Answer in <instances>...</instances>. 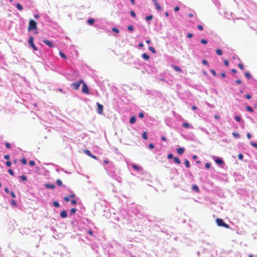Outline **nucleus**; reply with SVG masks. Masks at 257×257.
Returning a JSON list of instances; mask_svg holds the SVG:
<instances>
[{"label": "nucleus", "instance_id": "49530a36", "mask_svg": "<svg viewBox=\"0 0 257 257\" xmlns=\"http://www.w3.org/2000/svg\"><path fill=\"white\" fill-rule=\"evenodd\" d=\"M20 177L22 181H26L27 180V177L25 175H22Z\"/></svg>", "mask_w": 257, "mask_h": 257}, {"label": "nucleus", "instance_id": "774afa93", "mask_svg": "<svg viewBox=\"0 0 257 257\" xmlns=\"http://www.w3.org/2000/svg\"><path fill=\"white\" fill-rule=\"evenodd\" d=\"M246 137L248 139H250L251 138V135L249 133H247L246 134Z\"/></svg>", "mask_w": 257, "mask_h": 257}, {"label": "nucleus", "instance_id": "338daca9", "mask_svg": "<svg viewBox=\"0 0 257 257\" xmlns=\"http://www.w3.org/2000/svg\"><path fill=\"white\" fill-rule=\"evenodd\" d=\"M88 232V233L89 235H91V236H92V235H93V232H92V231L91 230H89L88 231V232Z\"/></svg>", "mask_w": 257, "mask_h": 257}, {"label": "nucleus", "instance_id": "1a4fd4ad", "mask_svg": "<svg viewBox=\"0 0 257 257\" xmlns=\"http://www.w3.org/2000/svg\"><path fill=\"white\" fill-rule=\"evenodd\" d=\"M60 216L62 218H65L67 216V213L66 211L63 210L60 213Z\"/></svg>", "mask_w": 257, "mask_h": 257}, {"label": "nucleus", "instance_id": "ea45409f", "mask_svg": "<svg viewBox=\"0 0 257 257\" xmlns=\"http://www.w3.org/2000/svg\"><path fill=\"white\" fill-rule=\"evenodd\" d=\"M244 74H245V76H246L248 79L250 78V77H251V75H250V74L249 73H248V72H245V73H244Z\"/></svg>", "mask_w": 257, "mask_h": 257}, {"label": "nucleus", "instance_id": "2f4dec72", "mask_svg": "<svg viewBox=\"0 0 257 257\" xmlns=\"http://www.w3.org/2000/svg\"><path fill=\"white\" fill-rule=\"evenodd\" d=\"M21 162L24 165L27 164V160L25 158L22 159Z\"/></svg>", "mask_w": 257, "mask_h": 257}, {"label": "nucleus", "instance_id": "2eb2a0df", "mask_svg": "<svg viewBox=\"0 0 257 257\" xmlns=\"http://www.w3.org/2000/svg\"><path fill=\"white\" fill-rule=\"evenodd\" d=\"M16 8L19 10V11H22L23 8V7L22 6V5L19 4V3H17L16 4Z\"/></svg>", "mask_w": 257, "mask_h": 257}, {"label": "nucleus", "instance_id": "8fccbe9b", "mask_svg": "<svg viewBox=\"0 0 257 257\" xmlns=\"http://www.w3.org/2000/svg\"><path fill=\"white\" fill-rule=\"evenodd\" d=\"M71 203L73 205H76L77 203V201L75 199H73L71 201Z\"/></svg>", "mask_w": 257, "mask_h": 257}, {"label": "nucleus", "instance_id": "a211bd4d", "mask_svg": "<svg viewBox=\"0 0 257 257\" xmlns=\"http://www.w3.org/2000/svg\"><path fill=\"white\" fill-rule=\"evenodd\" d=\"M88 23L90 25H93L94 23V20L93 19H92V18H90L88 20Z\"/></svg>", "mask_w": 257, "mask_h": 257}, {"label": "nucleus", "instance_id": "0eeeda50", "mask_svg": "<svg viewBox=\"0 0 257 257\" xmlns=\"http://www.w3.org/2000/svg\"><path fill=\"white\" fill-rule=\"evenodd\" d=\"M43 42L44 43H45L46 45H47L48 46L50 47H53L54 45L52 44V43L48 40H43Z\"/></svg>", "mask_w": 257, "mask_h": 257}, {"label": "nucleus", "instance_id": "3c124183", "mask_svg": "<svg viewBox=\"0 0 257 257\" xmlns=\"http://www.w3.org/2000/svg\"><path fill=\"white\" fill-rule=\"evenodd\" d=\"M197 28H198V29L199 30H200V31H202V30H203V26H201V25H198Z\"/></svg>", "mask_w": 257, "mask_h": 257}, {"label": "nucleus", "instance_id": "c03bdc74", "mask_svg": "<svg viewBox=\"0 0 257 257\" xmlns=\"http://www.w3.org/2000/svg\"><path fill=\"white\" fill-rule=\"evenodd\" d=\"M202 64L204 65H208V62L205 59H203L202 61Z\"/></svg>", "mask_w": 257, "mask_h": 257}, {"label": "nucleus", "instance_id": "de8ad7c7", "mask_svg": "<svg viewBox=\"0 0 257 257\" xmlns=\"http://www.w3.org/2000/svg\"><path fill=\"white\" fill-rule=\"evenodd\" d=\"M8 172H9V173L10 175H12V176H14V171H13L12 169H9V170H8Z\"/></svg>", "mask_w": 257, "mask_h": 257}, {"label": "nucleus", "instance_id": "0e129e2a", "mask_svg": "<svg viewBox=\"0 0 257 257\" xmlns=\"http://www.w3.org/2000/svg\"><path fill=\"white\" fill-rule=\"evenodd\" d=\"M187 37L189 38H191L193 37V34L192 33H188L187 35Z\"/></svg>", "mask_w": 257, "mask_h": 257}, {"label": "nucleus", "instance_id": "79ce46f5", "mask_svg": "<svg viewBox=\"0 0 257 257\" xmlns=\"http://www.w3.org/2000/svg\"><path fill=\"white\" fill-rule=\"evenodd\" d=\"M127 29L130 31H132L134 30V28L132 25H129L127 27Z\"/></svg>", "mask_w": 257, "mask_h": 257}, {"label": "nucleus", "instance_id": "393cba45", "mask_svg": "<svg viewBox=\"0 0 257 257\" xmlns=\"http://www.w3.org/2000/svg\"><path fill=\"white\" fill-rule=\"evenodd\" d=\"M155 6H156V8L159 10V11H161L162 10V8L159 6V5L157 3H156L155 4Z\"/></svg>", "mask_w": 257, "mask_h": 257}, {"label": "nucleus", "instance_id": "7ed1b4c3", "mask_svg": "<svg viewBox=\"0 0 257 257\" xmlns=\"http://www.w3.org/2000/svg\"><path fill=\"white\" fill-rule=\"evenodd\" d=\"M83 83V80L80 79L78 81L72 83L71 85L75 90H78L80 85Z\"/></svg>", "mask_w": 257, "mask_h": 257}, {"label": "nucleus", "instance_id": "f257e3e1", "mask_svg": "<svg viewBox=\"0 0 257 257\" xmlns=\"http://www.w3.org/2000/svg\"><path fill=\"white\" fill-rule=\"evenodd\" d=\"M37 22L35 20H34L33 19L30 20L29 26L28 28V31H32L33 30H37Z\"/></svg>", "mask_w": 257, "mask_h": 257}, {"label": "nucleus", "instance_id": "20e7f679", "mask_svg": "<svg viewBox=\"0 0 257 257\" xmlns=\"http://www.w3.org/2000/svg\"><path fill=\"white\" fill-rule=\"evenodd\" d=\"M82 93H83L84 94H89V89L87 85V84L85 83H84L83 81V83H82Z\"/></svg>", "mask_w": 257, "mask_h": 257}, {"label": "nucleus", "instance_id": "473e14b6", "mask_svg": "<svg viewBox=\"0 0 257 257\" xmlns=\"http://www.w3.org/2000/svg\"><path fill=\"white\" fill-rule=\"evenodd\" d=\"M56 183L59 186H61L62 185V182L60 179L57 180Z\"/></svg>", "mask_w": 257, "mask_h": 257}, {"label": "nucleus", "instance_id": "dca6fc26", "mask_svg": "<svg viewBox=\"0 0 257 257\" xmlns=\"http://www.w3.org/2000/svg\"><path fill=\"white\" fill-rule=\"evenodd\" d=\"M46 186L47 188H49V189H54L55 188V185L54 184H47L46 185Z\"/></svg>", "mask_w": 257, "mask_h": 257}, {"label": "nucleus", "instance_id": "a18cd8bd", "mask_svg": "<svg viewBox=\"0 0 257 257\" xmlns=\"http://www.w3.org/2000/svg\"><path fill=\"white\" fill-rule=\"evenodd\" d=\"M29 164L32 166H33L35 165V161H33V160H31L30 162H29Z\"/></svg>", "mask_w": 257, "mask_h": 257}, {"label": "nucleus", "instance_id": "423d86ee", "mask_svg": "<svg viewBox=\"0 0 257 257\" xmlns=\"http://www.w3.org/2000/svg\"><path fill=\"white\" fill-rule=\"evenodd\" d=\"M96 105L97 106V112L100 114H102L103 113V106L102 104H100L99 102L96 103Z\"/></svg>", "mask_w": 257, "mask_h": 257}, {"label": "nucleus", "instance_id": "680f3d73", "mask_svg": "<svg viewBox=\"0 0 257 257\" xmlns=\"http://www.w3.org/2000/svg\"><path fill=\"white\" fill-rule=\"evenodd\" d=\"M149 148H150V149H154V145L153 144H150L149 145Z\"/></svg>", "mask_w": 257, "mask_h": 257}, {"label": "nucleus", "instance_id": "ddd939ff", "mask_svg": "<svg viewBox=\"0 0 257 257\" xmlns=\"http://www.w3.org/2000/svg\"><path fill=\"white\" fill-rule=\"evenodd\" d=\"M136 118L135 116H132L130 120V123L133 124V123H135L136 121Z\"/></svg>", "mask_w": 257, "mask_h": 257}, {"label": "nucleus", "instance_id": "f704fd0d", "mask_svg": "<svg viewBox=\"0 0 257 257\" xmlns=\"http://www.w3.org/2000/svg\"><path fill=\"white\" fill-rule=\"evenodd\" d=\"M200 42L202 44H206L207 43V41L204 39H201Z\"/></svg>", "mask_w": 257, "mask_h": 257}, {"label": "nucleus", "instance_id": "c9c22d12", "mask_svg": "<svg viewBox=\"0 0 257 257\" xmlns=\"http://www.w3.org/2000/svg\"><path fill=\"white\" fill-rule=\"evenodd\" d=\"M112 31L116 33H119V30H118V29L116 28H115V27H114L112 29Z\"/></svg>", "mask_w": 257, "mask_h": 257}, {"label": "nucleus", "instance_id": "bf43d9fd", "mask_svg": "<svg viewBox=\"0 0 257 257\" xmlns=\"http://www.w3.org/2000/svg\"><path fill=\"white\" fill-rule=\"evenodd\" d=\"M210 72H211V73L213 74V76H216V74L215 71L214 70L211 69Z\"/></svg>", "mask_w": 257, "mask_h": 257}, {"label": "nucleus", "instance_id": "b1692460", "mask_svg": "<svg viewBox=\"0 0 257 257\" xmlns=\"http://www.w3.org/2000/svg\"><path fill=\"white\" fill-rule=\"evenodd\" d=\"M183 126L185 128H189L190 127V124L188 122H184L182 124Z\"/></svg>", "mask_w": 257, "mask_h": 257}, {"label": "nucleus", "instance_id": "e433bc0d", "mask_svg": "<svg viewBox=\"0 0 257 257\" xmlns=\"http://www.w3.org/2000/svg\"><path fill=\"white\" fill-rule=\"evenodd\" d=\"M238 67H239V69H240L241 70H243L244 69V67H243V65L241 63H239L238 64Z\"/></svg>", "mask_w": 257, "mask_h": 257}, {"label": "nucleus", "instance_id": "f8f14e48", "mask_svg": "<svg viewBox=\"0 0 257 257\" xmlns=\"http://www.w3.org/2000/svg\"><path fill=\"white\" fill-rule=\"evenodd\" d=\"M215 162H216V164L218 165H221L223 163V161L221 159H216L215 160Z\"/></svg>", "mask_w": 257, "mask_h": 257}, {"label": "nucleus", "instance_id": "5fc2aeb1", "mask_svg": "<svg viewBox=\"0 0 257 257\" xmlns=\"http://www.w3.org/2000/svg\"><path fill=\"white\" fill-rule=\"evenodd\" d=\"M205 167L206 169H209L210 168V165L208 163L205 164Z\"/></svg>", "mask_w": 257, "mask_h": 257}, {"label": "nucleus", "instance_id": "9b49d317", "mask_svg": "<svg viewBox=\"0 0 257 257\" xmlns=\"http://www.w3.org/2000/svg\"><path fill=\"white\" fill-rule=\"evenodd\" d=\"M142 57L144 59L146 60H148L150 58V56L146 53H144L142 54Z\"/></svg>", "mask_w": 257, "mask_h": 257}, {"label": "nucleus", "instance_id": "7c9ffc66", "mask_svg": "<svg viewBox=\"0 0 257 257\" xmlns=\"http://www.w3.org/2000/svg\"><path fill=\"white\" fill-rule=\"evenodd\" d=\"M232 135H233V136L235 138H238L239 137V134H238V133H237V132H233V133H232Z\"/></svg>", "mask_w": 257, "mask_h": 257}, {"label": "nucleus", "instance_id": "4468645a", "mask_svg": "<svg viewBox=\"0 0 257 257\" xmlns=\"http://www.w3.org/2000/svg\"><path fill=\"white\" fill-rule=\"evenodd\" d=\"M174 161L177 164H180L181 163V161H180L179 158L177 157H175L174 158Z\"/></svg>", "mask_w": 257, "mask_h": 257}, {"label": "nucleus", "instance_id": "4c0bfd02", "mask_svg": "<svg viewBox=\"0 0 257 257\" xmlns=\"http://www.w3.org/2000/svg\"><path fill=\"white\" fill-rule=\"evenodd\" d=\"M250 145L252 147H254V148L257 149V144L255 143L251 142H250Z\"/></svg>", "mask_w": 257, "mask_h": 257}, {"label": "nucleus", "instance_id": "4d7b16f0", "mask_svg": "<svg viewBox=\"0 0 257 257\" xmlns=\"http://www.w3.org/2000/svg\"><path fill=\"white\" fill-rule=\"evenodd\" d=\"M224 63L226 66H228L229 65V62H228V60H225L224 61Z\"/></svg>", "mask_w": 257, "mask_h": 257}, {"label": "nucleus", "instance_id": "f3484780", "mask_svg": "<svg viewBox=\"0 0 257 257\" xmlns=\"http://www.w3.org/2000/svg\"><path fill=\"white\" fill-rule=\"evenodd\" d=\"M83 152L85 154H86L87 155H88L89 157H90L91 155H92V154L89 150H85L83 151Z\"/></svg>", "mask_w": 257, "mask_h": 257}, {"label": "nucleus", "instance_id": "09e8293b", "mask_svg": "<svg viewBox=\"0 0 257 257\" xmlns=\"http://www.w3.org/2000/svg\"><path fill=\"white\" fill-rule=\"evenodd\" d=\"M131 15L133 17H136V15L134 11H131Z\"/></svg>", "mask_w": 257, "mask_h": 257}, {"label": "nucleus", "instance_id": "412c9836", "mask_svg": "<svg viewBox=\"0 0 257 257\" xmlns=\"http://www.w3.org/2000/svg\"><path fill=\"white\" fill-rule=\"evenodd\" d=\"M184 164L186 168H189L190 167V163L188 160H185L184 161Z\"/></svg>", "mask_w": 257, "mask_h": 257}, {"label": "nucleus", "instance_id": "bb28decb", "mask_svg": "<svg viewBox=\"0 0 257 257\" xmlns=\"http://www.w3.org/2000/svg\"><path fill=\"white\" fill-rule=\"evenodd\" d=\"M152 19H153V16L152 15H149L146 17V20L147 21H151L152 20Z\"/></svg>", "mask_w": 257, "mask_h": 257}, {"label": "nucleus", "instance_id": "f03ea898", "mask_svg": "<svg viewBox=\"0 0 257 257\" xmlns=\"http://www.w3.org/2000/svg\"><path fill=\"white\" fill-rule=\"evenodd\" d=\"M216 223L219 226L223 227L226 228H229V226L225 223L222 219L221 218H217L216 219Z\"/></svg>", "mask_w": 257, "mask_h": 257}, {"label": "nucleus", "instance_id": "a878e982", "mask_svg": "<svg viewBox=\"0 0 257 257\" xmlns=\"http://www.w3.org/2000/svg\"><path fill=\"white\" fill-rule=\"evenodd\" d=\"M149 50L151 52H152L153 53H154V54L156 53V50H155V49L153 47H151V46L149 47Z\"/></svg>", "mask_w": 257, "mask_h": 257}, {"label": "nucleus", "instance_id": "c756f323", "mask_svg": "<svg viewBox=\"0 0 257 257\" xmlns=\"http://www.w3.org/2000/svg\"><path fill=\"white\" fill-rule=\"evenodd\" d=\"M132 167L138 171H139L140 170V168L137 165L134 164L132 165Z\"/></svg>", "mask_w": 257, "mask_h": 257}, {"label": "nucleus", "instance_id": "052dcab7", "mask_svg": "<svg viewBox=\"0 0 257 257\" xmlns=\"http://www.w3.org/2000/svg\"><path fill=\"white\" fill-rule=\"evenodd\" d=\"M10 193H11V195L12 196V197L13 198H15L16 197V195L14 192L12 191Z\"/></svg>", "mask_w": 257, "mask_h": 257}, {"label": "nucleus", "instance_id": "72a5a7b5", "mask_svg": "<svg viewBox=\"0 0 257 257\" xmlns=\"http://www.w3.org/2000/svg\"><path fill=\"white\" fill-rule=\"evenodd\" d=\"M235 119L237 121H240L241 119V117L240 116H238V115H235Z\"/></svg>", "mask_w": 257, "mask_h": 257}, {"label": "nucleus", "instance_id": "a19ab883", "mask_svg": "<svg viewBox=\"0 0 257 257\" xmlns=\"http://www.w3.org/2000/svg\"><path fill=\"white\" fill-rule=\"evenodd\" d=\"M70 211H71V214H74V213H76V209L75 208H72L71 209Z\"/></svg>", "mask_w": 257, "mask_h": 257}, {"label": "nucleus", "instance_id": "aec40b11", "mask_svg": "<svg viewBox=\"0 0 257 257\" xmlns=\"http://www.w3.org/2000/svg\"><path fill=\"white\" fill-rule=\"evenodd\" d=\"M142 137H143V138L144 140H147L148 137H147V132H144L143 133V134H142Z\"/></svg>", "mask_w": 257, "mask_h": 257}, {"label": "nucleus", "instance_id": "58836bf2", "mask_svg": "<svg viewBox=\"0 0 257 257\" xmlns=\"http://www.w3.org/2000/svg\"><path fill=\"white\" fill-rule=\"evenodd\" d=\"M243 157V155L242 154L240 153V154H238V158L239 160H242Z\"/></svg>", "mask_w": 257, "mask_h": 257}, {"label": "nucleus", "instance_id": "6e6d98bb", "mask_svg": "<svg viewBox=\"0 0 257 257\" xmlns=\"http://www.w3.org/2000/svg\"><path fill=\"white\" fill-rule=\"evenodd\" d=\"M169 159H172L173 157V155L172 154H169L167 156Z\"/></svg>", "mask_w": 257, "mask_h": 257}, {"label": "nucleus", "instance_id": "6ab92c4d", "mask_svg": "<svg viewBox=\"0 0 257 257\" xmlns=\"http://www.w3.org/2000/svg\"><path fill=\"white\" fill-rule=\"evenodd\" d=\"M192 189L195 190L197 192H198L199 191V188L196 185H193L192 186Z\"/></svg>", "mask_w": 257, "mask_h": 257}, {"label": "nucleus", "instance_id": "603ef678", "mask_svg": "<svg viewBox=\"0 0 257 257\" xmlns=\"http://www.w3.org/2000/svg\"><path fill=\"white\" fill-rule=\"evenodd\" d=\"M64 200L66 201V202H68L70 201V197L69 196H65L64 197Z\"/></svg>", "mask_w": 257, "mask_h": 257}, {"label": "nucleus", "instance_id": "69168bd1", "mask_svg": "<svg viewBox=\"0 0 257 257\" xmlns=\"http://www.w3.org/2000/svg\"><path fill=\"white\" fill-rule=\"evenodd\" d=\"M245 97H246L247 99H250V98H251V95H250V94H246V95H245Z\"/></svg>", "mask_w": 257, "mask_h": 257}, {"label": "nucleus", "instance_id": "13d9d810", "mask_svg": "<svg viewBox=\"0 0 257 257\" xmlns=\"http://www.w3.org/2000/svg\"><path fill=\"white\" fill-rule=\"evenodd\" d=\"M139 116L140 118H143L144 116V113L143 112H140L139 114Z\"/></svg>", "mask_w": 257, "mask_h": 257}, {"label": "nucleus", "instance_id": "39448f33", "mask_svg": "<svg viewBox=\"0 0 257 257\" xmlns=\"http://www.w3.org/2000/svg\"><path fill=\"white\" fill-rule=\"evenodd\" d=\"M33 41H34V38H33V37L31 36L29 39L28 44H29V46H31L33 49L34 50L36 51V50H37V48L35 45Z\"/></svg>", "mask_w": 257, "mask_h": 257}, {"label": "nucleus", "instance_id": "4be33fe9", "mask_svg": "<svg viewBox=\"0 0 257 257\" xmlns=\"http://www.w3.org/2000/svg\"><path fill=\"white\" fill-rule=\"evenodd\" d=\"M59 55L62 58L65 59H66V55L61 51H59Z\"/></svg>", "mask_w": 257, "mask_h": 257}, {"label": "nucleus", "instance_id": "864d4df0", "mask_svg": "<svg viewBox=\"0 0 257 257\" xmlns=\"http://www.w3.org/2000/svg\"><path fill=\"white\" fill-rule=\"evenodd\" d=\"M6 147L8 149H10L11 148V144L9 143H6Z\"/></svg>", "mask_w": 257, "mask_h": 257}, {"label": "nucleus", "instance_id": "37998d69", "mask_svg": "<svg viewBox=\"0 0 257 257\" xmlns=\"http://www.w3.org/2000/svg\"><path fill=\"white\" fill-rule=\"evenodd\" d=\"M6 164L7 167H10L12 165V163L11 161H8L6 162Z\"/></svg>", "mask_w": 257, "mask_h": 257}, {"label": "nucleus", "instance_id": "cd10ccee", "mask_svg": "<svg viewBox=\"0 0 257 257\" xmlns=\"http://www.w3.org/2000/svg\"><path fill=\"white\" fill-rule=\"evenodd\" d=\"M53 205L56 207H59V203L57 201H55L53 202Z\"/></svg>", "mask_w": 257, "mask_h": 257}, {"label": "nucleus", "instance_id": "e2e57ef3", "mask_svg": "<svg viewBox=\"0 0 257 257\" xmlns=\"http://www.w3.org/2000/svg\"><path fill=\"white\" fill-rule=\"evenodd\" d=\"M4 158L6 160H9L10 159V156L9 155H5L4 156Z\"/></svg>", "mask_w": 257, "mask_h": 257}, {"label": "nucleus", "instance_id": "5701e85b", "mask_svg": "<svg viewBox=\"0 0 257 257\" xmlns=\"http://www.w3.org/2000/svg\"><path fill=\"white\" fill-rule=\"evenodd\" d=\"M216 54L218 55H222V51L221 49H218L216 51Z\"/></svg>", "mask_w": 257, "mask_h": 257}, {"label": "nucleus", "instance_id": "6e6552de", "mask_svg": "<svg viewBox=\"0 0 257 257\" xmlns=\"http://www.w3.org/2000/svg\"><path fill=\"white\" fill-rule=\"evenodd\" d=\"M185 151V149L183 148H179L177 149V152L179 155H182L183 154L184 152Z\"/></svg>", "mask_w": 257, "mask_h": 257}, {"label": "nucleus", "instance_id": "9d476101", "mask_svg": "<svg viewBox=\"0 0 257 257\" xmlns=\"http://www.w3.org/2000/svg\"><path fill=\"white\" fill-rule=\"evenodd\" d=\"M172 67L174 68V69L176 71H177V72H181L182 71V70L181 69V68L177 66L173 65Z\"/></svg>", "mask_w": 257, "mask_h": 257}, {"label": "nucleus", "instance_id": "c85d7f7f", "mask_svg": "<svg viewBox=\"0 0 257 257\" xmlns=\"http://www.w3.org/2000/svg\"><path fill=\"white\" fill-rule=\"evenodd\" d=\"M246 110L249 112H253V109L251 107L249 106H247L246 107Z\"/></svg>", "mask_w": 257, "mask_h": 257}]
</instances>
